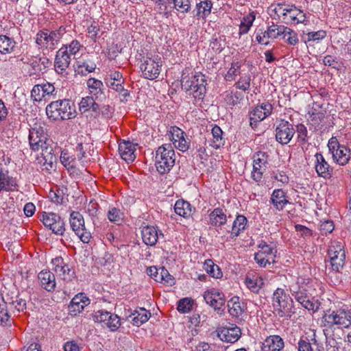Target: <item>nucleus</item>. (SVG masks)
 <instances>
[{"label":"nucleus","instance_id":"1","mask_svg":"<svg viewBox=\"0 0 351 351\" xmlns=\"http://www.w3.org/2000/svg\"><path fill=\"white\" fill-rule=\"evenodd\" d=\"M322 322L326 337L335 339L336 329H348L351 327V310L343 306L329 309L322 316Z\"/></svg>","mask_w":351,"mask_h":351},{"label":"nucleus","instance_id":"2","mask_svg":"<svg viewBox=\"0 0 351 351\" xmlns=\"http://www.w3.org/2000/svg\"><path fill=\"white\" fill-rule=\"evenodd\" d=\"M47 117L53 121L69 120L76 116L75 106L70 99H58L51 102L45 109Z\"/></svg>","mask_w":351,"mask_h":351},{"label":"nucleus","instance_id":"3","mask_svg":"<svg viewBox=\"0 0 351 351\" xmlns=\"http://www.w3.org/2000/svg\"><path fill=\"white\" fill-rule=\"evenodd\" d=\"M175 151L170 143L164 144L156 151L155 166L157 171L162 175L168 173L175 165Z\"/></svg>","mask_w":351,"mask_h":351},{"label":"nucleus","instance_id":"4","mask_svg":"<svg viewBox=\"0 0 351 351\" xmlns=\"http://www.w3.org/2000/svg\"><path fill=\"white\" fill-rule=\"evenodd\" d=\"M182 88L195 99H203L206 93V86L203 76L194 75L189 77L183 73L181 80Z\"/></svg>","mask_w":351,"mask_h":351},{"label":"nucleus","instance_id":"5","mask_svg":"<svg viewBox=\"0 0 351 351\" xmlns=\"http://www.w3.org/2000/svg\"><path fill=\"white\" fill-rule=\"evenodd\" d=\"M272 305L280 317H288L293 308V300L284 289L278 288L273 293Z\"/></svg>","mask_w":351,"mask_h":351},{"label":"nucleus","instance_id":"6","mask_svg":"<svg viewBox=\"0 0 351 351\" xmlns=\"http://www.w3.org/2000/svg\"><path fill=\"white\" fill-rule=\"evenodd\" d=\"M64 33V28L57 30L43 29L36 35V43L40 49H53L58 44Z\"/></svg>","mask_w":351,"mask_h":351},{"label":"nucleus","instance_id":"7","mask_svg":"<svg viewBox=\"0 0 351 351\" xmlns=\"http://www.w3.org/2000/svg\"><path fill=\"white\" fill-rule=\"evenodd\" d=\"M28 138L30 149L34 152L41 150V152L48 153V150L51 148L47 143L45 129L40 125L34 124V127L29 130Z\"/></svg>","mask_w":351,"mask_h":351},{"label":"nucleus","instance_id":"8","mask_svg":"<svg viewBox=\"0 0 351 351\" xmlns=\"http://www.w3.org/2000/svg\"><path fill=\"white\" fill-rule=\"evenodd\" d=\"M261 250L254 254V260L256 263L262 267H265L267 265L275 263V257L277 253V249L275 244L271 243L268 244L265 241H261L258 245Z\"/></svg>","mask_w":351,"mask_h":351},{"label":"nucleus","instance_id":"9","mask_svg":"<svg viewBox=\"0 0 351 351\" xmlns=\"http://www.w3.org/2000/svg\"><path fill=\"white\" fill-rule=\"evenodd\" d=\"M329 152L333 160L340 165H346L350 159V150L343 145H341L337 137L332 136L328 143Z\"/></svg>","mask_w":351,"mask_h":351},{"label":"nucleus","instance_id":"10","mask_svg":"<svg viewBox=\"0 0 351 351\" xmlns=\"http://www.w3.org/2000/svg\"><path fill=\"white\" fill-rule=\"evenodd\" d=\"M69 223L72 230L80 240L84 243H88L91 239V234L85 228L83 215L77 211L71 212Z\"/></svg>","mask_w":351,"mask_h":351},{"label":"nucleus","instance_id":"11","mask_svg":"<svg viewBox=\"0 0 351 351\" xmlns=\"http://www.w3.org/2000/svg\"><path fill=\"white\" fill-rule=\"evenodd\" d=\"M269 155L266 152H257L253 156V169L251 178L256 182L262 181L263 173L267 169Z\"/></svg>","mask_w":351,"mask_h":351},{"label":"nucleus","instance_id":"12","mask_svg":"<svg viewBox=\"0 0 351 351\" xmlns=\"http://www.w3.org/2000/svg\"><path fill=\"white\" fill-rule=\"evenodd\" d=\"M161 67L160 58L146 57L141 64L143 76L147 80H153L158 77Z\"/></svg>","mask_w":351,"mask_h":351},{"label":"nucleus","instance_id":"13","mask_svg":"<svg viewBox=\"0 0 351 351\" xmlns=\"http://www.w3.org/2000/svg\"><path fill=\"white\" fill-rule=\"evenodd\" d=\"M53 270L57 275L62 277L66 281H71L75 278V272L73 267L66 263L63 258L58 256L51 260Z\"/></svg>","mask_w":351,"mask_h":351},{"label":"nucleus","instance_id":"14","mask_svg":"<svg viewBox=\"0 0 351 351\" xmlns=\"http://www.w3.org/2000/svg\"><path fill=\"white\" fill-rule=\"evenodd\" d=\"M93 319L96 322L106 326L112 331L117 330L121 325V320L117 315L104 310L95 312L93 315Z\"/></svg>","mask_w":351,"mask_h":351},{"label":"nucleus","instance_id":"15","mask_svg":"<svg viewBox=\"0 0 351 351\" xmlns=\"http://www.w3.org/2000/svg\"><path fill=\"white\" fill-rule=\"evenodd\" d=\"M330 264L334 271H339L345 264L346 252L343 247L339 244L330 246L328 250Z\"/></svg>","mask_w":351,"mask_h":351},{"label":"nucleus","instance_id":"16","mask_svg":"<svg viewBox=\"0 0 351 351\" xmlns=\"http://www.w3.org/2000/svg\"><path fill=\"white\" fill-rule=\"evenodd\" d=\"M276 139L282 145L288 144L293 138L295 130L287 121L280 120L276 129Z\"/></svg>","mask_w":351,"mask_h":351},{"label":"nucleus","instance_id":"17","mask_svg":"<svg viewBox=\"0 0 351 351\" xmlns=\"http://www.w3.org/2000/svg\"><path fill=\"white\" fill-rule=\"evenodd\" d=\"M272 110L273 107L269 102H265L256 106L250 114L251 127H256L258 122L263 121L271 114Z\"/></svg>","mask_w":351,"mask_h":351},{"label":"nucleus","instance_id":"18","mask_svg":"<svg viewBox=\"0 0 351 351\" xmlns=\"http://www.w3.org/2000/svg\"><path fill=\"white\" fill-rule=\"evenodd\" d=\"M141 228L143 241L147 245H155L159 239V237H163L162 233H159V230L157 227L147 225L145 222L142 223Z\"/></svg>","mask_w":351,"mask_h":351},{"label":"nucleus","instance_id":"19","mask_svg":"<svg viewBox=\"0 0 351 351\" xmlns=\"http://www.w3.org/2000/svg\"><path fill=\"white\" fill-rule=\"evenodd\" d=\"M218 337L224 342L233 343L237 341L241 335V330L237 326L220 327L217 330Z\"/></svg>","mask_w":351,"mask_h":351},{"label":"nucleus","instance_id":"20","mask_svg":"<svg viewBox=\"0 0 351 351\" xmlns=\"http://www.w3.org/2000/svg\"><path fill=\"white\" fill-rule=\"evenodd\" d=\"M315 158V168L317 175L324 179L330 178L333 172L332 167H330L321 153H316Z\"/></svg>","mask_w":351,"mask_h":351},{"label":"nucleus","instance_id":"21","mask_svg":"<svg viewBox=\"0 0 351 351\" xmlns=\"http://www.w3.org/2000/svg\"><path fill=\"white\" fill-rule=\"evenodd\" d=\"M71 63V56L67 51V46L64 45L56 53L54 66L58 73H62Z\"/></svg>","mask_w":351,"mask_h":351},{"label":"nucleus","instance_id":"22","mask_svg":"<svg viewBox=\"0 0 351 351\" xmlns=\"http://www.w3.org/2000/svg\"><path fill=\"white\" fill-rule=\"evenodd\" d=\"M55 90V87L50 83L37 84L33 87L31 91V97L34 101H40L45 97L54 95Z\"/></svg>","mask_w":351,"mask_h":351},{"label":"nucleus","instance_id":"23","mask_svg":"<svg viewBox=\"0 0 351 351\" xmlns=\"http://www.w3.org/2000/svg\"><path fill=\"white\" fill-rule=\"evenodd\" d=\"M228 311L232 317L241 318L247 309L246 304L240 300L238 296H234L228 301Z\"/></svg>","mask_w":351,"mask_h":351},{"label":"nucleus","instance_id":"24","mask_svg":"<svg viewBox=\"0 0 351 351\" xmlns=\"http://www.w3.org/2000/svg\"><path fill=\"white\" fill-rule=\"evenodd\" d=\"M286 12L285 16H284V19H282V21L285 23H302L305 21V14L294 5H287V10Z\"/></svg>","mask_w":351,"mask_h":351},{"label":"nucleus","instance_id":"25","mask_svg":"<svg viewBox=\"0 0 351 351\" xmlns=\"http://www.w3.org/2000/svg\"><path fill=\"white\" fill-rule=\"evenodd\" d=\"M90 300L84 293H79L71 300L69 305V311L71 315H77L82 312L84 307L89 304Z\"/></svg>","mask_w":351,"mask_h":351},{"label":"nucleus","instance_id":"26","mask_svg":"<svg viewBox=\"0 0 351 351\" xmlns=\"http://www.w3.org/2000/svg\"><path fill=\"white\" fill-rule=\"evenodd\" d=\"M269 201L278 211L282 210L287 204H290L287 199L286 193L281 189L273 191Z\"/></svg>","mask_w":351,"mask_h":351},{"label":"nucleus","instance_id":"27","mask_svg":"<svg viewBox=\"0 0 351 351\" xmlns=\"http://www.w3.org/2000/svg\"><path fill=\"white\" fill-rule=\"evenodd\" d=\"M137 144H133L130 141H123L119 145V152L121 158L127 162H132L134 160L136 146Z\"/></svg>","mask_w":351,"mask_h":351},{"label":"nucleus","instance_id":"28","mask_svg":"<svg viewBox=\"0 0 351 351\" xmlns=\"http://www.w3.org/2000/svg\"><path fill=\"white\" fill-rule=\"evenodd\" d=\"M284 346V341L279 335H271L265 339L261 350L262 351H280Z\"/></svg>","mask_w":351,"mask_h":351},{"label":"nucleus","instance_id":"29","mask_svg":"<svg viewBox=\"0 0 351 351\" xmlns=\"http://www.w3.org/2000/svg\"><path fill=\"white\" fill-rule=\"evenodd\" d=\"M87 86L90 90V94L95 97L97 101H102L106 98L103 91L104 84L101 80L91 77L87 81Z\"/></svg>","mask_w":351,"mask_h":351},{"label":"nucleus","instance_id":"30","mask_svg":"<svg viewBox=\"0 0 351 351\" xmlns=\"http://www.w3.org/2000/svg\"><path fill=\"white\" fill-rule=\"evenodd\" d=\"M40 286L47 291H53L56 288L55 275L50 271H41L38 275Z\"/></svg>","mask_w":351,"mask_h":351},{"label":"nucleus","instance_id":"31","mask_svg":"<svg viewBox=\"0 0 351 351\" xmlns=\"http://www.w3.org/2000/svg\"><path fill=\"white\" fill-rule=\"evenodd\" d=\"M194 210L189 202L183 199L177 200L174 205L175 213L186 219L192 217Z\"/></svg>","mask_w":351,"mask_h":351},{"label":"nucleus","instance_id":"32","mask_svg":"<svg viewBox=\"0 0 351 351\" xmlns=\"http://www.w3.org/2000/svg\"><path fill=\"white\" fill-rule=\"evenodd\" d=\"M96 69V64L89 60H80L76 62L75 72L77 75L86 76L88 73L94 71Z\"/></svg>","mask_w":351,"mask_h":351},{"label":"nucleus","instance_id":"33","mask_svg":"<svg viewBox=\"0 0 351 351\" xmlns=\"http://www.w3.org/2000/svg\"><path fill=\"white\" fill-rule=\"evenodd\" d=\"M150 317V312L144 308H141L138 310H136L129 316V317L131 318V323L136 326H139L145 323Z\"/></svg>","mask_w":351,"mask_h":351},{"label":"nucleus","instance_id":"34","mask_svg":"<svg viewBox=\"0 0 351 351\" xmlns=\"http://www.w3.org/2000/svg\"><path fill=\"white\" fill-rule=\"evenodd\" d=\"M16 46V42L13 38L6 35L0 34V53L2 54L12 53Z\"/></svg>","mask_w":351,"mask_h":351},{"label":"nucleus","instance_id":"35","mask_svg":"<svg viewBox=\"0 0 351 351\" xmlns=\"http://www.w3.org/2000/svg\"><path fill=\"white\" fill-rule=\"evenodd\" d=\"M227 217L220 208H215L210 214V221L213 226H221L226 223Z\"/></svg>","mask_w":351,"mask_h":351},{"label":"nucleus","instance_id":"36","mask_svg":"<svg viewBox=\"0 0 351 351\" xmlns=\"http://www.w3.org/2000/svg\"><path fill=\"white\" fill-rule=\"evenodd\" d=\"M212 3L209 0L202 1L196 4L195 15L198 18L204 19L210 14Z\"/></svg>","mask_w":351,"mask_h":351},{"label":"nucleus","instance_id":"37","mask_svg":"<svg viewBox=\"0 0 351 351\" xmlns=\"http://www.w3.org/2000/svg\"><path fill=\"white\" fill-rule=\"evenodd\" d=\"M247 223V219L245 216L242 215H237L232 227V237H238L239 234L245 229Z\"/></svg>","mask_w":351,"mask_h":351},{"label":"nucleus","instance_id":"38","mask_svg":"<svg viewBox=\"0 0 351 351\" xmlns=\"http://www.w3.org/2000/svg\"><path fill=\"white\" fill-rule=\"evenodd\" d=\"M0 182L5 186L4 191H12L16 189V182L14 178L8 175V171L0 170Z\"/></svg>","mask_w":351,"mask_h":351},{"label":"nucleus","instance_id":"39","mask_svg":"<svg viewBox=\"0 0 351 351\" xmlns=\"http://www.w3.org/2000/svg\"><path fill=\"white\" fill-rule=\"evenodd\" d=\"M204 269L211 277L214 278H221L223 276V273L220 267L214 263L211 259H207L204 263Z\"/></svg>","mask_w":351,"mask_h":351},{"label":"nucleus","instance_id":"40","mask_svg":"<svg viewBox=\"0 0 351 351\" xmlns=\"http://www.w3.org/2000/svg\"><path fill=\"white\" fill-rule=\"evenodd\" d=\"M223 131L219 126L215 125L211 130L213 136V142L210 145L213 148L218 149L223 146L225 143L224 138L223 137Z\"/></svg>","mask_w":351,"mask_h":351},{"label":"nucleus","instance_id":"41","mask_svg":"<svg viewBox=\"0 0 351 351\" xmlns=\"http://www.w3.org/2000/svg\"><path fill=\"white\" fill-rule=\"evenodd\" d=\"M2 303H0V322L5 326H10L12 321L10 319V311L8 304L4 298L1 297Z\"/></svg>","mask_w":351,"mask_h":351},{"label":"nucleus","instance_id":"42","mask_svg":"<svg viewBox=\"0 0 351 351\" xmlns=\"http://www.w3.org/2000/svg\"><path fill=\"white\" fill-rule=\"evenodd\" d=\"M51 64V62L46 56H43L30 61L32 68L36 72H43Z\"/></svg>","mask_w":351,"mask_h":351},{"label":"nucleus","instance_id":"43","mask_svg":"<svg viewBox=\"0 0 351 351\" xmlns=\"http://www.w3.org/2000/svg\"><path fill=\"white\" fill-rule=\"evenodd\" d=\"M60 160L69 171L75 169L77 165L75 158L66 150L61 152Z\"/></svg>","mask_w":351,"mask_h":351},{"label":"nucleus","instance_id":"44","mask_svg":"<svg viewBox=\"0 0 351 351\" xmlns=\"http://www.w3.org/2000/svg\"><path fill=\"white\" fill-rule=\"evenodd\" d=\"M5 302L11 311L16 310L17 312H23L26 309V300L19 296H16L15 300L8 298Z\"/></svg>","mask_w":351,"mask_h":351},{"label":"nucleus","instance_id":"45","mask_svg":"<svg viewBox=\"0 0 351 351\" xmlns=\"http://www.w3.org/2000/svg\"><path fill=\"white\" fill-rule=\"evenodd\" d=\"M286 27L284 25H278L273 23L271 26L268 27L267 30L264 32L263 36L271 38H277L281 36L285 33Z\"/></svg>","mask_w":351,"mask_h":351},{"label":"nucleus","instance_id":"46","mask_svg":"<svg viewBox=\"0 0 351 351\" xmlns=\"http://www.w3.org/2000/svg\"><path fill=\"white\" fill-rule=\"evenodd\" d=\"M264 282L263 279L258 276L250 277L247 276L245 278V285L247 288L254 293H258L260 289L263 287Z\"/></svg>","mask_w":351,"mask_h":351},{"label":"nucleus","instance_id":"47","mask_svg":"<svg viewBox=\"0 0 351 351\" xmlns=\"http://www.w3.org/2000/svg\"><path fill=\"white\" fill-rule=\"evenodd\" d=\"M173 4V8L178 12V14L184 15L188 13L191 9L190 0H169Z\"/></svg>","mask_w":351,"mask_h":351},{"label":"nucleus","instance_id":"48","mask_svg":"<svg viewBox=\"0 0 351 351\" xmlns=\"http://www.w3.org/2000/svg\"><path fill=\"white\" fill-rule=\"evenodd\" d=\"M108 218L111 222L120 225L123 221L124 214L120 209L113 207L108 210Z\"/></svg>","mask_w":351,"mask_h":351},{"label":"nucleus","instance_id":"49","mask_svg":"<svg viewBox=\"0 0 351 351\" xmlns=\"http://www.w3.org/2000/svg\"><path fill=\"white\" fill-rule=\"evenodd\" d=\"M193 300L190 298H184L178 302L177 309L180 313H189L193 307Z\"/></svg>","mask_w":351,"mask_h":351},{"label":"nucleus","instance_id":"50","mask_svg":"<svg viewBox=\"0 0 351 351\" xmlns=\"http://www.w3.org/2000/svg\"><path fill=\"white\" fill-rule=\"evenodd\" d=\"M90 150V145L88 143H78L75 147L78 160H82L87 158L88 155H90L89 153Z\"/></svg>","mask_w":351,"mask_h":351},{"label":"nucleus","instance_id":"51","mask_svg":"<svg viewBox=\"0 0 351 351\" xmlns=\"http://www.w3.org/2000/svg\"><path fill=\"white\" fill-rule=\"evenodd\" d=\"M51 151L52 148H50L49 150H48V153L41 152V155L45 160L43 165L44 167L43 169H45L47 172H50L51 170L55 168L53 161L55 157L51 154Z\"/></svg>","mask_w":351,"mask_h":351},{"label":"nucleus","instance_id":"52","mask_svg":"<svg viewBox=\"0 0 351 351\" xmlns=\"http://www.w3.org/2000/svg\"><path fill=\"white\" fill-rule=\"evenodd\" d=\"M203 296L206 304L212 306L215 311L219 313V311H223V307L225 305L224 302L215 299L212 296L208 295L205 293H204Z\"/></svg>","mask_w":351,"mask_h":351},{"label":"nucleus","instance_id":"53","mask_svg":"<svg viewBox=\"0 0 351 351\" xmlns=\"http://www.w3.org/2000/svg\"><path fill=\"white\" fill-rule=\"evenodd\" d=\"M60 216L53 213H44L40 218L45 226L50 228Z\"/></svg>","mask_w":351,"mask_h":351},{"label":"nucleus","instance_id":"54","mask_svg":"<svg viewBox=\"0 0 351 351\" xmlns=\"http://www.w3.org/2000/svg\"><path fill=\"white\" fill-rule=\"evenodd\" d=\"M291 291H292V295L298 302H304V300L311 296L306 293L305 289L299 287H293Z\"/></svg>","mask_w":351,"mask_h":351},{"label":"nucleus","instance_id":"55","mask_svg":"<svg viewBox=\"0 0 351 351\" xmlns=\"http://www.w3.org/2000/svg\"><path fill=\"white\" fill-rule=\"evenodd\" d=\"M299 303L301 304L304 308L308 311H313V312L317 311L320 306V303L318 300H315L311 296L304 300V302H300Z\"/></svg>","mask_w":351,"mask_h":351},{"label":"nucleus","instance_id":"56","mask_svg":"<svg viewBox=\"0 0 351 351\" xmlns=\"http://www.w3.org/2000/svg\"><path fill=\"white\" fill-rule=\"evenodd\" d=\"M159 282L163 284H167L169 285H173L175 284L174 278L169 274L168 270L165 267H160Z\"/></svg>","mask_w":351,"mask_h":351},{"label":"nucleus","instance_id":"57","mask_svg":"<svg viewBox=\"0 0 351 351\" xmlns=\"http://www.w3.org/2000/svg\"><path fill=\"white\" fill-rule=\"evenodd\" d=\"M242 99V94L239 92H231L226 95L225 100L229 106H236L240 103Z\"/></svg>","mask_w":351,"mask_h":351},{"label":"nucleus","instance_id":"58","mask_svg":"<svg viewBox=\"0 0 351 351\" xmlns=\"http://www.w3.org/2000/svg\"><path fill=\"white\" fill-rule=\"evenodd\" d=\"M286 30L282 35V38L285 39L287 36L286 42L291 45H295L298 43V38L297 34L291 29L290 28L286 27Z\"/></svg>","mask_w":351,"mask_h":351},{"label":"nucleus","instance_id":"59","mask_svg":"<svg viewBox=\"0 0 351 351\" xmlns=\"http://www.w3.org/2000/svg\"><path fill=\"white\" fill-rule=\"evenodd\" d=\"M241 63L239 61L233 62L231 64V67L227 72L225 76L226 80L230 81L233 80V77L239 74V70L241 68Z\"/></svg>","mask_w":351,"mask_h":351},{"label":"nucleus","instance_id":"60","mask_svg":"<svg viewBox=\"0 0 351 351\" xmlns=\"http://www.w3.org/2000/svg\"><path fill=\"white\" fill-rule=\"evenodd\" d=\"M49 229L57 235H63L65 231V223L61 217L57 219V221L54 222Z\"/></svg>","mask_w":351,"mask_h":351},{"label":"nucleus","instance_id":"61","mask_svg":"<svg viewBox=\"0 0 351 351\" xmlns=\"http://www.w3.org/2000/svg\"><path fill=\"white\" fill-rule=\"evenodd\" d=\"M94 97L93 96H87L83 97L81 99V101L79 104V110L81 113H85L89 110H90V105H92L93 101L94 100Z\"/></svg>","mask_w":351,"mask_h":351},{"label":"nucleus","instance_id":"62","mask_svg":"<svg viewBox=\"0 0 351 351\" xmlns=\"http://www.w3.org/2000/svg\"><path fill=\"white\" fill-rule=\"evenodd\" d=\"M251 77L250 75H245L241 77L239 80L235 83L237 88L245 91L249 89L250 86Z\"/></svg>","mask_w":351,"mask_h":351},{"label":"nucleus","instance_id":"63","mask_svg":"<svg viewBox=\"0 0 351 351\" xmlns=\"http://www.w3.org/2000/svg\"><path fill=\"white\" fill-rule=\"evenodd\" d=\"M67 46V51L70 56H73L75 58L76 55L80 51V49L83 47V45L80 43L79 41L74 40Z\"/></svg>","mask_w":351,"mask_h":351},{"label":"nucleus","instance_id":"64","mask_svg":"<svg viewBox=\"0 0 351 351\" xmlns=\"http://www.w3.org/2000/svg\"><path fill=\"white\" fill-rule=\"evenodd\" d=\"M298 351H314L309 339L306 337L300 338L298 343Z\"/></svg>","mask_w":351,"mask_h":351}]
</instances>
